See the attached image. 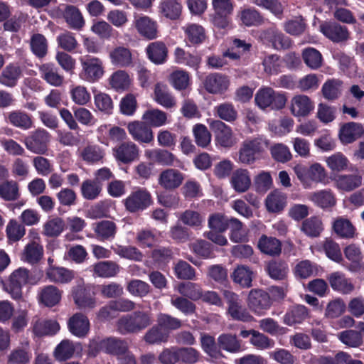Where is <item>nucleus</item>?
<instances>
[{"label": "nucleus", "instance_id": "obj_1", "mask_svg": "<svg viewBox=\"0 0 364 364\" xmlns=\"http://www.w3.org/2000/svg\"><path fill=\"white\" fill-rule=\"evenodd\" d=\"M152 321L149 313L135 311L120 318L117 322L119 331L123 334L138 333L151 325Z\"/></svg>", "mask_w": 364, "mask_h": 364}, {"label": "nucleus", "instance_id": "obj_2", "mask_svg": "<svg viewBox=\"0 0 364 364\" xmlns=\"http://www.w3.org/2000/svg\"><path fill=\"white\" fill-rule=\"evenodd\" d=\"M29 271L23 267L15 269L6 281L1 280L3 289L11 297L19 301L23 297L22 288L28 282Z\"/></svg>", "mask_w": 364, "mask_h": 364}, {"label": "nucleus", "instance_id": "obj_3", "mask_svg": "<svg viewBox=\"0 0 364 364\" xmlns=\"http://www.w3.org/2000/svg\"><path fill=\"white\" fill-rule=\"evenodd\" d=\"M126 210L131 213H139L147 209L152 203L151 193L145 188L132 191L124 200Z\"/></svg>", "mask_w": 364, "mask_h": 364}, {"label": "nucleus", "instance_id": "obj_4", "mask_svg": "<svg viewBox=\"0 0 364 364\" xmlns=\"http://www.w3.org/2000/svg\"><path fill=\"white\" fill-rule=\"evenodd\" d=\"M82 70L80 77L86 81L94 82L99 80L104 74L102 60L98 58L86 55L80 58Z\"/></svg>", "mask_w": 364, "mask_h": 364}, {"label": "nucleus", "instance_id": "obj_5", "mask_svg": "<svg viewBox=\"0 0 364 364\" xmlns=\"http://www.w3.org/2000/svg\"><path fill=\"white\" fill-rule=\"evenodd\" d=\"M50 134L44 129H37L25 137L24 144L30 151L36 154H45L48 151Z\"/></svg>", "mask_w": 364, "mask_h": 364}, {"label": "nucleus", "instance_id": "obj_6", "mask_svg": "<svg viewBox=\"0 0 364 364\" xmlns=\"http://www.w3.org/2000/svg\"><path fill=\"white\" fill-rule=\"evenodd\" d=\"M262 151V144L258 139L245 140L240 148L238 161L246 165L253 164L259 159Z\"/></svg>", "mask_w": 364, "mask_h": 364}, {"label": "nucleus", "instance_id": "obj_7", "mask_svg": "<svg viewBox=\"0 0 364 364\" xmlns=\"http://www.w3.org/2000/svg\"><path fill=\"white\" fill-rule=\"evenodd\" d=\"M260 38L264 44L277 50H287L291 46V38L274 28L263 31Z\"/></svg>", "mask_w": 364, "mask_h": 364}, {"label": "nucleus", "instance_id": "obj_8", "mask_svg": "<svg viewBox=\"0 0 364 364\" xmlns=\"http://www.w3.org/2000/svg\"><path fill=\"white\" fill-rule=\"evenodd\" d=\"M319 28L326 38L335 43L345 42L350 38L348 28L336 21H323L320 24Z\"/></svg>", "mask_w": 364, "mask_h": 364}, {"label": "nucleus", "instance_id": "obj_9", "mask_svg": "<svg viewBox=\"0 0 364 364\" xmlns=\"http://www.w3.org/2000/svg\"><path fill=\"white\" fill-rule=\"evenodd\" d=\"M223 296L228 304V312L232 319L243 322L251 321L253 317L240 304L238 295L235 293L225 290Z\"/></svg>", "mask_w": 364, "mask_h": 364}, {"label": "nucleus", "instance_id": "obj_10", "mask_svg": "<svg viewBox=\"0 0 364 364\" xmlns=\"http://www.w3.org/2000/svg\"><path fill=\"white\" fill-rule=\"evenodd\" d=\"M210 128L215 134L217 144L223 148H230L236 143L232 129L220 120H213Z\"/></svg>", "mask_w": 364, "mask_h": 364}, {"label": "nucleus", "instance_id": "obj_11", "mask_svg": "<svg viewBox=\"0 0 364 364\" xmlns=\"http://www.w3.org/2000/svg\"><path fill=\"white\" fill-rule=\"evenodd\" d=\"M249 308L258 315H262L272 306L270 294L262 289H252L248 295Z\"/></svg>", "mask_w": 364, "mask_h": 364}, {"label": "nucleus", "instance_id": "obj_12", "mask_svg": "<svg viewBox=\"0 0 364 364\" xmlns=\"http://www.w3.org/2000/svg\"><path fill=\"white\" fill-rule=\"evenodd\" d=\"M127 129L132 139L139 143L151 144L154 141L153 131L143 120L129 122Z\"/></svg>", "mask_w": 364, "mask_h": 364}, {"label": "nucleus", "instance_id": "obj_13", "mask_svg": "<svg viewBox=\"0 0 364 364\" xmlns=\"http://www.w3.org/2000/svg\"><path fill=\"white\" fill-rule=\"evenodd\" d=\"M116 160L124 164H129L138 159L139 156V147L133 142H122L114 149Z\"/></svg>", "mask_w": 364, "mask_h": 364}, {"label": "nucleus", "instance_id": "obj_14", "mask_svg": "<svg viewBox=\"0 0 364 364\" xmlns=\"http://www.w3.org/2000/svg\"><path fill=\"white\" fill-rule=\"evenodd\" d=\"M229 80L225 75L215 73L207 75L203 85L205 90L210 94H223L229 87Z\"/></svg>", "mask_w": 364, "mask_h": 364}, {"label": "nucleus", "instance_id": "obj_15", "mask_svg": "<svg viewBox=\"0 0 364 364\" xmlns=\"http://www.w3.org/2000/svg\"><path fill=\"white\" fill-rule=\"evenodd\" d=\"M145 50L148 59L155 65H162L167 61L168 50L163 41L150 43Z\"/></svg>", "mask_w": 364, "mask_h": 364}, {"label": "nucleus", "instance_id": "obj_16", "mask_svg": "<svg viewBox=\"0 0 364 364\" xmlns=\"http://www.w3.org/2000/svg\"><path fill=\"white\" fill-rule=\"evenodd\" d=\"M328 280L332 289L342 294H349L355 289L351 279L341 272L331 273L328 277Z\"/></svg>", "mask_w": 364, "mask_h": 364}, {"label": "nucleus", "instance_id": "obj_17", "mask_svg": "<svg viewBox=\"0 0 364 364\" xmlns=\"http://www.w3.org/2000/svg\"><path fill=\"white\" fill-rule=\"evenodd\" d=\"M69 331L78 338L85 337L90 330L88 318L81 313L73 315L68 321Z\"/></svg>", "mask_w": 364, "mask_h": 364}, {"label": "nucleus", "instance_id": "obj_18", "mask_svg": "<svg viewBox=\"0 0 364 364\" xmlns=\"http://www.w3.org/2000/svg\"><path fill=\"white\" fill-rule=\"evenodd\" d=\"M264 269L271 279L283 281L287 277L289 265L284 259H272L266 264Z\"/></svg>", "mask_w": 364, "mask_h": 364}, {"label": "nucleus", "instance_id": "obj_19", "mask_svg": "<svg viewBox=\"0 0 364 364\" xmlns=\"http://www.w3.org/2000/svg\"><path fill=\"white\" fill-rule=\"evenodd\" d=\"M135 27L139 35L147 40H153L158 37L157 23L151 18L144 16L136 19Z\"/></svg>", "mask_w": 364, "mask_h": 364}, {"label": "nucleus", "instance_id": "obj_20", "mask_svg": "<svg viewBox=\"0 0 364 364\" xmlns=\"http://www.w3.org/2000/svg\"><path fill=\"white\" fill-rule=\"evenodd\" d=\"M145 156L153 164L165 166H174L175 163L178 161L176 156L166 149H155L146 150Z\"/></svg>", "mask_w": 364, "mask_h": 364}, {"label": "nucleus", "instance_id": "obj_21", "mask_svg": "<svg viewBox=\"0 0 364 364\" xmlns=\"http://www.w3.org/2000/svg\"><path fill=\"white\" fill-rule=\"evenodd\" d=\"M21 75L22 70L18 63H9L0 73V84L7 87H14Z\"/></svg>", "mask_w": 364, "mask_h": 364}, {"label": "nucleus", "instance_id": "obj_22", "mask_svg": "<svg viewBox=\"0 0 364 364\" xmlns=\"http://www.w3.org/2000/svg\"><path fill=\"white\" fill-rule=\"evenodd\" d=\"M364 134L363 127L356 122L344 124L339 131V139L343 144H350Z\"/></svg>", "mask_w": 364, "mask_h": 364}, {"label": "nucleus", "instance_id": "obj_23", "mask_svg": "<svg viewBox=\"0 0 364 364\" xmlns=\"http://www.w3.org/2000/svg\"><path fill=\"white\" fill-rule=\"evenodd\" d=\"M93 230L99 241H111L115 237L117 227L112 220H101L95 224Z\"/></svg>", "mask_w": 364, "mask_h": 364}, {"label": "nucleus", "instance_id": "obj_24", "mask_svg": "<svg viewBox=\"0 0 364 364\" xmlns=\"http://www.w3.org/2000/svg\"><path fill=\"white\" fill-rule=\"evenodd\" d=\"M220 350H223L231 353H237L244 350L242 341L235 334L224 333L218 338Z\"/></svg>", "mask_w": 364, "mask_h": 364}, {"label": "nucleus", "instance_id": "obj_25", "mask_svg": "<svg viewBox=\"0 0 364 364\" xmlns=\"http://www.w3.org/2000/svg\"><path fill=\"white\" fill-rule=\"evenodd\" d=\"M287 203V196L282 191L275 189L270 192L265 200L267 210L269 213H281Z\"/></svg>", "mask_w": 364, "mask_h": 364}, {"label": "nucleus", "instance_id": "obj_26", "mask_svg": "<svg viewBox=\"0 0 364 364\" xmlns=\"http://www.w3.org/2000/svg\"><path fill=\"white\" fill-rule=\"evenodd\" d=\"M183 181V175L178 170L167 169L159 176V184L166 190H173L179 187Z\"/></svg>", "mask_w": 364, "mask_h": 364}, {"label": "nucleus", "instance_id": "obj_27", "mask_svg": "<svg viewBox=\"0 0 364 364\" xmlns=\"http://www.w3.org/2000/svg\"><path fill=\"white\" fill-rule=\"evenodd\" d=\"M332 229L342 239H352L356 235V229L347 218L338 217L333 223Z\"/></svg>", "mask_w": 364, "mask_h": 364}, {"label": "nucleus", "instance_id": "obj_28", "mask_svg": "<svg viewBox=\"0 0 364 364\" xmlns=\"http://www.w3.org/2000/svg\"><path fill=\"white\" fill-rule=\"evenodd\" d=\"M109 58L112 64L119 68H127L132 64V53L124 46H117L112 50Z\"/></svg>", "mask_w": 364, "mask_h": 364}, {"label": "nucleus", "instance_id": "obj_29", "mask_svg": "<svg viewBox=\"0 0 364 364\" xmlns=\"http://www.w3.org/2000/svg\"><path fill=\"white\" fill-rule=\"evenodd\" d=\"M259 250L267 255L275 257L279 256L282 252V242L274 237H268L262 235L257 244Z\"/></svg>", "mask_w": 364, "mask_h": 364}, {"label": "nucleus", "instance_id": "obj_30", "mask_svg": "<svg viewBox=\"0 0 364 364\" xmlns=\"http://www.w3.org/2000/svg\"><path fill=\"white\" fill-rule=\"evenodd\" d=\"M73 297L79 308H93L95 306L94 294L90 289L78 286L73 291Z\"/></svg>", "mask_w": 364, "mask_h": 364}, {"label": "nucleus", "instance_id": "obj_31", "mask_svg": "<svg viewBox=\"0 0 364 364\" xmlns=\"http://www.w3.org/2000/svg\"><path fill=\"white\" fill-rule=\"evenodd\" d=\"M63 16L69 27L73 29L80 30L85 25L82 15L75 6L65 5L63 11Z\"/></svg>", "mask_w": 364, "mask_h": 364}, {"label": "nucleus", "instance_id": "obj_32", "mask_svg": "<svg viewBox=\"0 0 364 364\" xmlns=\"http://www.w3.org/2000/svg\"><path fill=\"white\" fill-rule=\"evenodd\" d=\"M309 316L308 309L304 305L291 306L284 316V323L288 326L301 323Z\"/></svg>", "mask_w": 364, "mask_h": 364}, {"label": "nucleus", "instance_id": "obj_33", "mask_svg": "<svg viewBox=\"0 0 364 364\" xmlns=\"http://www.w3.org/2000/svg\"><path fill=\"white\" fill-rule=\"evenodd\" d=\"M362 176L359 174H342L335 178L336 187L343 191H352L362 185Z\"/></svg>", "mask_w": 364, "mask_h": 364}, {"label": "nucleus", "instance_id": "obj_34", "mask_svg": "<svg viewBox=\"0 0 364 364\" xmlns=\"http://www.w3.org/2000/svg\"><path fill=\"white\" fill-rule=\"evenodd\" d=\"M309 199L322 209L331 208L336 203L335 195L331 190H321L311 193Z\"/></svg>", "mask_w": 364, "mask_h": 364}, {"label": "nucleus", "instance_id": "obj_35", "mask_svg": "<svg viewBox=\"0 0 364 364\" xmlns=\"http://www.w3.org/2000/svg\"><path fill=\"white\" fill-rule=\"evenodd\" d=\"M230 183L236 192L244 193L247 191L251 185L249 171L242 168L235 170L232 175Z\"/></svg>", "mask_w": 364, "mask_h": 364}, {"label": "nucleus", "instance_id": "obj_36", "mask_svg": "<svg viewBox=\"0 0 364 364\" xmlns=\"http://www.w3.org/2000/svg\"><path fill=\"white\" fill-rule=\"evenodd\" d=\"M241 24L247 26H258L264 23V18L256 9H241L237 14Z\"/></svg>", "mask_w": 364, "mask_h": 364}, {"label": "nucleus", "instance_id": "obj_37", "mask_svg": "<svg viewBox=\"0 0 364 364\" xmlns=\"http://www.w3.org/2000/svg\"><path fill=\"white\" fill-rule=\"evenodd\" d=\"M313 109L314 105L312 102L306 95H296L291 100V110L295 116H306Z\"/></svg>", "mask_w": 364, "mask_h": 364}, {"label": "nucleus", "instance_id": "obj_38", "mask_svg": "<svg viewBox=\"0 0 364 364\" xmlns=\"http://www.w3.org/2000/svg\"><path fill=\"white\" fill-rule=\"evenodd\" d=\"M7 119L11 124L23 130L29 129L33 127L31 116L21 110L8 113Z\"/></svg>", "mask_w": 364, "mask_h": 364}, {"label": "nucleus", "instance_id": "obj_39", "mask_svg": "<svg viewBox=\"0 0 364 364\" xmlns=\"http://www.w3.org/2000/svg\"><path fill=\"white\" fill-rule=\"evenodd\" d=\"M61 299V291L53 285L44 287L40 293L41 302L48 307L58 304Z\"/></svg>", "mask_w": 364, "mask_h": 364}, {"label": "nucleus", "instance_id": "obj_40", "mask_svg": "<svg viewBox=\"0 0 364 364\" xmlns=\"http://www.w3.org/2000/svg\"><path fill=\"white\" fill-rule=\"evenodd\" d=\"M301 230L309 237H317L323 230V223L319 217L311 216L303 221Z\"/></svg>", "mask_w": 364, "mask_h": 364}, {"label": "nucleus", "instance_id": "obj_41", "mask_svg": "<svg viewBox=\"0 0 364 364\" xmlns=\"http://www.w3.org/2000/svg\"><path fill=\"white\" fill-rule=\"evenodd\" d=\"M175 62L178 64L187 65L197 70L201 62V58L186 52L183 48L177 47L174 50Z\"/></svg>", "mask_w": 364, "mask_h": 364}, {"label": "nucleus", "instance_id": "obj_42", "mask_svg": "<svg viewBox=\"0 0 364 364\" xmlns=\"http://www.w3.org/2000/svg\"><path fill=\"white\" fill-rule=\"evenodd\" d=\"M59 329V323L57 321L51 320H38L33 326V332L38 337L55 335Z\"/></svg>", "mask_w": 364, "mask_h": 364}, {"label": "nucleus", "instance_id": "obj_43", "mask_svg": "<svg viewBox=\"0 0 364 364\" xmlns=\"http://www.w3.org/2000/svg\"><path fill=\"white\" fill-rule=\"evenodd\" d=\"M168 338L167 331L156 323L146 331L143 338L146 343L154 345L166 343Z\"/></svg>", "mask_w": 364, "mask_h": 364}, {"label": "nucleus", "instance_id": "obj_44", "mask_svg": "<svg viewBox=\"0 0 364 364\" xmlns=\"http://www.w3.org/2000/svg\"><path fill=\"white\" fill-rule=\"evenodd\" d=\"M43 233L47 237H57L66 230L65 222L59 217L47 220L43 227Z\"/></svg>", "mask_w": 364, "mask_h": 364}, {"label": "nucleus", "instance_id": "obj_45", "mask_svg": "<svg viewBox=\"0 0 364 364\" xmlns=\"http://www.w3.org/2000/svg\"><path fill=\"white\" fill-rule=\"evenodd\" d=\"M142 120L151 127H159L166 124V114L158 109H149L144 112Z\"/></svg>", "mask_w": 364, "mask_h": 364}, {"label": "nucleus", "instance_id": "obj_46", "mask_svg": "<svg viewBox=\"0 0 364 364\" xmlns=\"http://www.w3.org/2000/svg\"><path fill=\"white\" fill-rule=\"evenodd\" d=\"M185 35L187 41L193 46L203 43L206 38L204 28L196 23L189 24L186 26Z\"/></svg>", "mask_w": 364, "mask_h": 364}, {"label": "nucleus", "instance_id": "obj_47", "mask_svg": "<svg viewBox=\"0 0 364 364\" xmlns=\"http://www.w3.org/2000/svg\"><path fill=\"white\" fill-rule=\"evenodd\" d=\"M302 59L307 67L311 70H317L322 65L323 57L320 51L311 47L302 50Z\"/></svg>", "mask_w": 364, "mask_h": 364}, {"label": "nucleus", "instance_id": "obj_48", "mask_svg": "<svg viewBox=\"0 0 364 364\" xmlns=\"http://www.w3.org/2000/svg\"><path fill=\"white\" fill-rule=\"evenodd\" d=\"M161 14L171 20L179 18L182 12V5L176 0H166L160 4Z\"/></svg>", "mask_w": 364, "mask_h": 364}, {"label": "nucleus", "instance_id": "obj_49", "mask_svg": "<svg viewBox=\"0 0 364 364\" xmlns=\"http://www.w3.org/2000/svg\"><path fill=\"white\" fill-rule=\"evenodd\" d=\"M128 351V344L124 340L114 337L106 338V353L120 358Z\"/></svg>", "mask_w": 364, "mask_h": 364}, {"label": "nucleus", "instance_id": "obj_50", "mask_svg": "<svg viewBox=\"0 0 364 364\" xmlns=\"http://www.w3.org/2000/svg\"><path fill=\"white\" fill-rule=\"evenodd\" d=\"M20 196L18 185L16 181H5L0 184V198L5 201H14Z\"/></svg>", "mask_w": 364, "mask_h": 364}, {"label": "nucleus", "instance_id": "obj_51", "mask_svg": "<svg viewBox=\"0 0 364 364\" xmlns=\"http://www.w3.org/2000/svg\"><path fill=\"white\" fill-rule=\"evenodd\" d=\"M102 190L101 185L98 184L94 179L85 180L80 187L82 198L88 200L97 199L100 195Z\"/></svg>", "mask_w": 364, "mask_h": 364}, {"label": "nucleus", "instance_id": "obj_52", "mask_svg": "<svg viewBox=\"0 0 364 364\" xmlns=\"http://www.w3.org/2000/svg\"><path fill=\"white\" fill-rule=\"evenodd\" d=\"M32 358L29 347H18L8 356L7 364H28Z\"/></svg>", "mask_w": 364, "mask_h": 364}, {"label": "nucleus", "instance_id": "obj_53", "mask_svg": "<svg viewBox=\"0 0 364 364\" xmlns=\"http://www.w3.org/2000/svg\"><path fill=\"white\" fill-rule=\"evenodd\" d=\"M130 82L131 80L128 73L122 70L113 73L109 79V85L117 91L127 90Z\"/></svg>", "mask_w": 364, "mask_h": 364}, {"label": "nucleus", "instance_id": "obj_54", "mask_svg": "<svg viewBox=\"0 0 364 364\" xmlns=\"http://www.w3.org/2000/svg\"><path fill=\"white\" fill-rule=\"evenodd\" d=\"M343 252L346 259L352 263L349 269L350 271H357L360 269V262L363 259L360 247L355 244H350L345 247Z\"/></svg>", "mask_w": 364, "mask_h": 364}, {"label": "nucleus", "instance_id": "obj_55", "mask_svg": "<svg viewBox=\"0 0 364 364\" xmlns=\"http://www.w3.org/2000/svg\"><path fill=\"white\" fill-rule=\"evenodd\" d=\"M252 274L251 269L245 266L237 267L232 274L234 282L242 287L249 288L252 287Z\"/></svg>", "mask_w": 364, "mask_h": 364}, {"label": "nucleus", "instance_id": "obj_56", "mask_svg": "<svg viewBox=\"0 0 364 364\" xmlns=\"http://www.w3.org/2000/svg\"><path fill=\"white\" fill-rule=\"evenodd\" d=\"M6 233L10 242H16L25 235L26 228L23 224H20L16 220L11 219L6 225Z\"/></svg>", "mask_w": 364, "mask_h": 364}, {"label": "nucleus", "instance_id": "obj_57", "mask_svg": "<svg viewBox=\"0 0 364 364\" xmlns=\"http://www.w3.org/2000/svg\"><path fill=\"white\" fill-rule=\"evenodd\" d=\"M200 345L203 350L209 356L218 358L220 355L218 342L213 336L208 333H202L200 336Z\"/></svg>", "mask_w": 364, "mask_h": 364}, {"label": "nucleus", "instance_id": "obj_58", "mask_svg": "<svg viewBox=\"0 0 364 364\" xmlns=\"http://www.w3.org/2000/svg\"><path fill=\"white\" fill-rule=\"evenodd\" d=\"M46 276L50 281L60 283H68L73 279V272L64 267H50Z\"/></svg>", "mask_w": 364, "mask_h": 364}, {"label": "nucleus", "instance_id": "obj_59", "mask_svg": "<svg viewBox=\"0 0 364 364\" xmlns=\"http://www.w3.org/2000/svg\"><path fill=\"white\" fill-rule=\"evenodd\" d=\"M43 255V247L38 242H30L27 244L24 249L25 260L35 264L40 262Z\"/></svg>", "mask_w": 364, "mask_h": 364}, {"label": "nucleus", "instance_id": "obj_60", "mask_svg": "<svg viewBox=\"0 0 364 364\" xmlns=\"http://www.w3.org/2000/svg\"><path fill=\"white\" fill-rule=\"evenodd\" d=\"M75 350L73 341L64 339L55 347L54 356L57 360L65 361L73 355Z\"/></svg>", "mask_w": 364, "mask_h": 364}, {"label": "nucleus", "instance_id": "obj_61", "mask_svg": "<svg viewBox=\"0 0 364 364\" xmlns=\"http://www.w3.org/2000/svg\"><path fill=\"white\" fill-rule=\"evenodd\" d=\"M42 77L50 85L60 86L63 84V77L58 72V68L53 65H43L41 68Z\"/></svg>", "mask_w": 364, "mask_h": 364}, {"label": "nucleus", "instance_id": "obj_62", "mask_svg": "<svg viewBox=\"0 0 364 364\" xmlns=\"http://www.w3.org/2000/svg\"><path fill=\"white\" fill-rule=\"evenodd\" d=\"M179 220L187 226L199 229L202 226L203 217L198 211L186 210L180 215Z\"/></svg>", "mask_w": 364, "mask_h": 364}, {"label": "nucleus", "instance_id": "obj_63", "mask_svg": "<svg viewBox=\"0 0 364 364\" xmlns=\"http://www.w3.org/2000/svg\"><path fill=\"white\" fill-rule=\"evenodd\" d=\"M306 26L304 18L300 16L287 21L284 23V30L291 36H299L304 33Z\"/></svg>", "mask_w": 364, "mask_h": 364}, {"label": "nucleus", "instance_id": "obj_64", "mask_svg": "<svg viewBox=\"0 0 364 364\" xmlns=\"http://www.w3.org/2000/svg\"><path fill=\"white\" fill-rule=\"evenodd\" d=\"M31 48L36 56L43 58L48 50V42L46 37L41 33L33 34L31 38Z\"/></svg>", "mask_w": 364, "mask_h": 364}]
</instances>
